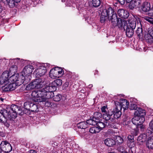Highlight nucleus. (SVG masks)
<instances>
[{"instance_id": "obj_1", "label": "nucleus", "mask_w": 153, "mask_h": 153, "mask_svg": "<svg viewBox=\"0 0 153 153\" xmlns=\"http://www.w3.org/2000/svg\"><path fill=\"white\" fill-rule=\"evenodd\" d=\"M108 19L111 21L114 27L117 26L119 28L123 27L124 29V27L127 24V21L117 18L116 14L111 7L103 10L101 13V22L103 23Z\"/></svg>"}, {"instance_id": "obj_2", "label": "nucleus", "mask_w": 153, "mask_h": 153, "mask_svg": "<svg viewBox=\"0 0 153 153\" xmlns=\"http://www.w3.org/2000/svg\"><path fill=\"white\" fill-rule=\"evenodd\" d=\"M9 66L10 67H15V66H24L25 67L28 66L33 67H49L51 65L50 64L47 63H40L38 62H31L29 61L24 60L22 59L17 58L15 59H11L9 61Z\"/></svg>"}, {"instance_id": "obj_3", "label": "nucleus", "mask_w": 153, "mask_h": 153, "mask_svg": "<svg viewBox=\"0 0 153 153\" xmlns=\"http://www.w3.org/2000/svg\"><path fill=\"white\" fill-rule=\"evenodd\" d=\"M120 105H116L115 108L109 109L107 113L103 116V119L106 121L110 120V122L114 118L117 119L120 117L122 115V112L120 110Z\"/></svg>"}, {"instance_id": "obj_4", "label": "nucleus", "mask_w": 153, "mask_h": 153, "mask_svg": "<svg viewBox=\"0 0 153 153\" xmlns=\"http://www.w3.org/2000/svg\"><path fill=\"white\" fill-rule=\"evenodd\" d=\"M6 111L7 117L10 119L16 118L17 114L21 116L23 115L19 106L16 105H12L10 108H7Z\"/></svg>"}, {"instance_id": "obj_5", "label": "nucleus", "mask_w": 153, "mask_h": 153, "mask_svg": "<svg viewBox=\"0 0 153 153\" xmlns=\"http://www.w3.org/2000/svg\"><path fill=\"white\" fill-rule=\"evenodd\" d=\"M25 79L24 76L22 74L19 75L15 74L9 78V81L16 86H19L23 83L26 84L29 82L27 81Z\"/></svg>"}, {"instance_id": "obj_6", "label": "nucleus", "mask_w": 153, "mask_h": 153, "mask_svg": "<svg viewBox=\"0 0 153 153\" xmlns=\"http://www.w3.org/2000/svg\"><path fill=\"white\" fill-rule=\"evenodd\" d=\"M44 92L42 90L33 91L31 94L33 100L37 102H44L46 101V99L44 97Z\"/></svg>"}, {"instance_id": "obj_7", "label": "nucleus", "mask_w": 153, "mask_h": 153, "mask_svg": "<svg viewBox=\"0 0 153 153\" xmlns=\"http://www.w3.org/2000/svg\"><path fill=\"white\" fill-rule=\"evenodd\" d=\"M12 149V147L7 140L2 141L0 144V152L2 151L5 153H9Z\"/></svg>"}, {"instance_id": "obj_8", "label": "nucleus", "mask_w": 153, "mask_h": 153, "mask_svg": "<svg viewBox=\"0 0 153 153\" xmlns=\"http://www.w3.org/2000/svg\"><path fill=\"white\" fill-rule=\"evenodd\" d=\"M102 114L101 113L98 112L94 113L92 117H90V119L88 120V122L90 125H94L96 124V122H98L102 117Z\"/></svg>"}, {"instance_id": "obj_9", "label": "nucleus", "mask_w": 153, "mask_h": 153, "mask_svg": "<svg viewBox=\"0 0 153 153\" xmlns=\"http://www.w3.org/2000/svg\"><path fill=\"white\" fill-rule=\"evenodd\" d=\"M9 73H8V76L7 77L6 80L7 81V83H2V85H1V87L3 89L4 91H8L14 90L15 88L13 86V85H14L10 81H9Z\"/></svg>"}, {"instance_id": "obj_10", "label": "nucleus", "mask_w": 153, "mask_h": 153, "mask_svg": "<svg viewBox=\"0 0 153 153\" xmlns=\"http://www.w3.org/2000/svg\"><path fill=\"white\" fill-rule=\"evenodd\" d=\"M33 70L34 68H24L22 75L24 76V77L25 78V80L27 81H30V75Z\"/></svg>"}, {"instance_id": "obj_11", "label": "nucleus", "mask_w": 153, "mask_h": 153, "mask_svg": "<svg viewBox=\"0 0 153 153\" xmlns=\"http://www.w3.org/2000/svg\"><path fill=\"white\" fill-rule=\"evenodd\" d=\"M32 102H25L23 105L24 107L19 106L20 110L21 111L23 115L24 114H25L28 115L31 114L30 111V105L32 103Z\"/></svg>"}, {"instance_id": "obj_12", "label": "nucleus", "mask_w": 153, "mask_h": 153, "mask_svg": "<svg viewBox=\"0 0 153 153\" xmlns=\"http://www.w3.org/2000/svg\"><path fill=\"white\" fill-rule=\"evenodd\" d=\"M105 121V124L103 122H100V120L98 122H96V124L92 125H96L97 127L99 128L100 131L102 130V128H104L105 126L111 128H112L113 127H114V126H113V124L112 122H111L110 120L108 121Z\"/></svg>"}, {"instance_id": "obj_13", "label": "nucleus", "mask_w": 153, "mask_h": 153, "mask_svg": "<svg viewBox=\"0 0 153 153\" xmlns=\"http://www.w3.org/2000/svg\"><path fill=\"white\" fill-rule=\"evenodd\" d=\"M46 68H39L35 70L33 74H35L36 77L39 78L44 75L47 72Z\"/></svg>"}, {"instance_id": "obj_14", "label": "nucleus", "mask_w": 153, "mask_h": 153, "mask_svg": "<svg viewBox=\"0 0 153 153\" xmlns=\"http://www.w3.org/2000/svg\"><path fill=\"white\" fill-rule=\"evenodd\" d=\"M44 82V80L41 78H39L35 79L31 82L33 84V85H34L35 88H39L42 87Z\"/></svg>"}, {"instance_id": "obj_15", "label": "nucleus", "mask_w": 153, "mask_h": 153, "mask_svg": "<svg viewBox=\"0 0 153 153\" xmlns=\"http://www.w3.org/2000/svg\"><path fill=\"white\" fill-rule=\"evenodd\" d=\"M146 114L145 110L142 108L138 107L137 110L134 112V115L136 117L142 118H145Z\"/></svg>"}, {"instance_id": "obj_16", "label": "nucleus", "mask_w": 153, "mask_h": 153, "mask_svg": "<svg viewBox=\"0 0 153 153\" xmlns=\"http://www.w3.org/2000/svg\"><path fill=\"white\" fill-rule=\"evenodd\" d=\"M136 18H132L129 19L127 21L126 27L130 28L135 29L136 26Z\"/></svg>"}, {"instance_id": "obj_17", "label": "nucleus", "mask_w": 153, "mask_h": 153, "mask_svg": "<svg viewBox=\"0 0 153 153\" xmlns=\"http://www.w3.org/2000/svg\"><path fill=\"white\" fill-rule=\"evenodd\" d=\"M9 71H4L0 77V86L2 83H7V81L6 79H7V77L8 76Z\"/></svg>"}, {"instance_id": "obj_18", "label": "nucleus", "mask_w": 153, "mask_h": 153, "mask_svg": "<svg viewBox=\"0 0 153 153\" xmlns=\"http://www.w3.org/2000/svg\"><path fill=\"white\" fill-rule=\"evenodd\" d=\"M141 3L140 0H133L129 4V7L131 9H133L134 7L140 8Z\"/></svg>"}, {"instance_id": "obj_19", "label": "nucleus", "mask_w": 153, "mask_h": 153, "mask_svg": "<svg viewBox=\"0 0 153 153\" xmlns=\"http://www.w3.org/2000/svg\"><path fill=\"white\" fill-rule=\"evenodd\" d=\"M145 121V118L143 117L140 118L136 116L132 119V122L136 126H137L140 123H144Z\"/></svg>"}, {"instance_id": "obj_20", "label": "nucleus", "mask_w": 153, "mask_h": 153, "mask_svg": "<svg viewBox=\"0 0 153 153\" xmlns=\"http://www.w3.org/2000/svg\"><path fill=\"white\" fill-rule=\"evenodd\" d=\"M117 13L119 16L121 18L126 19L129 16V13L128 12L124 9H121L118 10Z\"/></svg>"}, {"instance_id": "obj_21", "label": "nucleus", "mask_w": 153, "mask_h": 153, "mask_svg": "<svg viewBox=\"0 0 153 153\" xmlns=\"http://www.w3.org/2000/svg\"><path fill=\"white\" fill-rule=\"evenodd\" d=\"M54 83L52 82L51 83H50L48 85H46L45 88L46 91L52 92L55 91L57 89V87L55 85Z\"/></svg>"}, {"instance_id": "obj_22", "label": "nucleus", "mask_w": 153, "mask_h": 153, "mask_svg": "<svg viewBox=\"0 0 153 153\" xmlns=\"http://www.w3.org/2000/svg\"><path fill=\"white\" fill-rule=\"evenodd\" d=\"M150 3L147 2H145L143 3L140 8L143 12H146L150 10Z\"/></svg>"}, {"instance_id": "obj_23", "label": "nucleus", "mask_w": 153, "mask_h": 153, "mask_svg": "<svg viewBox=\"0 0 153 153\" xmlns=\"http://www.w3.org/2000/svg\"><path fill=\"white\" fill-rule=\"evenodd\" d=\"M124 29L126 30V34L128 37H131L133 36L134 33V29L127 27L126 26L124 27Z\"/></svg>"}, {"instance_id": "obj_24", "label": "nucleus", "mask_w": 153, "mask_h": 153, "mask_svg": "<svg viewBox=\"0 0 153 153\" xmlns=\"http://www.w3.org/2000/svg\"><path fill=\"white\" fill-rule=\"evenodd\" d=\"M7 111L4 108H1L0 110V122H3V120L5 121L6 118L7 117L6 113Z\"/></svg>"}, {"instance_id": "obj_25", "label": "nucleus", "mask_w": 153, "mask_h": 153, "mask_svg": "<svg viewBox=\"0 0 153 153\" xmlns=\"http://www.w3.org/2000/svg\"><path fill=\"white\" fill-rule=\"evenodd\" d=\"M88 124H90L88 122V120L86 122L82 121L79 122L77 124V126L79 128L85 129L88 127Z\"/></svg>"}, {"instance_id": "obj_26", "label": "nucleus", "mask_w": 153, "mask_h": 153, "mask_svg": "<svg viewBox=\"0 0 153 153\" xmlns=\"http://www.w3.org/2000/svg\"><path fill=\"white\" fill-rule=\"evenodd\" d=\"M49 75L50 77L53 79L59 78V76H58L56 69L54 68L51 70L49 72Z\"/></svg>"}, {"instance_id": "obj_27", "label": "nucleus", "mask_w": 153, "mask_h": 153, "mask_svg": "<svg viewBox=\"0 0 153 153\" xmlns=\"http://www.w3.org/2000/svg\"><path fill=\"white\" fill-rule=\"evenodd\" d=\"M115 142L113 139L110 138L106 139L104 141L105 144L109 147L113 146L115 145Z\"/></svg>"}, {"instance_id": "obj_28", "label": "nucleus", "mask_w": 153, "mask_h": 153, "mask_svg": "<svg viewBox=\"0 0 153 153\" xmlns=\"http://www.w3.org/2000/svg\"><path fill=\"white\" fill-rule=\"evenodd\" d=\"M143 123H140L137 126H136V129H135V135H137L139 133V131L140 130L142 132H143L145 129V126L143 125Z\"/></svg>"}, {"instance_id": "obj_29", "label": "nucleus", "mask_w": 153, "mask_h": 153, "mask_svg": "<svg viewBox=\"0 0 153 153\" xmlns=\"http://www.w3.org/2000/svg\"><path fill=\"white\" fill-rule=\"evenodd\" d=\"M42 91L44 92V97L45 99H50L52 98L53 96V95H54L53 92H52L48 91H46L45 90V88H44L42 89Z\"/></svg>"}, {"instance_id": "obj_30", "label": "nucleus", "mask_w": 153, "mask_h": 153, "mask_svg": "<svg viewBox=\"0 0 153 153\" xmlns=\"http://www.w3.org/2000/svg\"><path fill=\"white\" fill-rule=\"evenodd\" d=\"M122 102L120 103L119 105H120L121 109H122L123 108L124 110H126L128 108V106L129 105V102L126 99H124L122 100Z\"/></svg>"}, {"instance_id": "obj_31", "label": "nucleus", "mask_w": 153, "mask_h": 153, "mask_svg": "<svg viewBox=\"0 0 153 153\" xmlns=\"http://www.w3.org/2000/svg\"><path fill=\"white\" fill-rule=\"evenodd\" d=\"M146 146L149 149H153V136L149 137L146 142Z\"/></svg>"}, {"instance_id": "obj_32", "label": "nucleus", "mask_w": 153, "mask_h": 153, "mask_svg": "<svg viewBox=\"0 0 153 153\" xmlns=\"http://www.w3.org/2000/svg\"><path fill=\"white\" fill-rule=\"evenodd\" d=\"M115 143L119 145L121 144L123 142V136L120 135H114L113 137Z\"/></svg>"}, {"instance_id": "obj_33", "label": "nucleus", "mask_w": 153, "mask_h": 153, "mask_svg": "<svg viewBox=\"0 0 153 153\" xmlns=\"http://www.w3.org/2000/svg\"><path fill=\"white\" fill-rule=\"evenodd\" d=\"M147 140V135L143 133L140 134L138 137L137 139V141L138 142L144 143Z\"/></svg>"}, {"instance_id": "obj_34", "label": "nucleus", "mask_w": 153, "mask_h": 153, "mask_svg": "<svg viewBox=\"0 0 153 153\" xmlns=\"http://www.w3.org/2000/svg\"><path fill=\"white\" fill-rule=\"evenodd\" d=\"M134 136L133 135H128V144H129L130 143H131L129 146L131 148L134 147L135 145V143L134 142Z\"/></svg>"}, {"instance_id": "obj_35", "label": "nucleus", "mask_w": 153, "mask_h": 153, "mask_svg": "<svg viewBox=\"0 0 153 153\" xmlns=\"http://www.w3.org/2000/svg\"><path fill=\"white\" fill-rule=\"evenodd\" d=\"M93 126L89 130V132L92 134L99 133L100 131L99 128L97 127L96 125Z\"/></svg>"}, {"instance_id": "obj_36", "label": "nucleus", "mask_w": 153, "mask_h": 153, "mask_svg": "<svg viewBox=\"0 0 153 153\" xmlns=\"http://www.w3.org/2000/svg\"><path fill=\"white\" fill-rule=\"evenodd\" d=\"M30 111L31 112H38L39 111L38 106L37 104L32 102L30 105Z\"/></svg>"}, {"instance_id": "obj_37", "label": "nucleus", "mask_w": 153, "mask_h": 153, "mask_svg": "<svg viewBox=\"0 0 153 153\" xmlns=\"http://www.w3.org/2000/svg\"><path fill=\"white\" fill-rule=\"evenodd\" d=\"M62 68H55L56 71L57 72L58 76H59V77L61 76L64 73V71Z\"/></svg>"}, {"instance_id": "obj_38", "label": "nucleus", "mask_w": 153, "mask_h": 153, "mask_svg": "<svg viewBox=\"0 0 153 153\" xmlns=\"http://www.w3.org/2000/svg\"><path fill=\"white\" fill-rule=\"evenodd\" d=\"M148 33L147 35H149L148 36L149 38H148V40L149 39H153V28L152 27H150L148 29Z\"/></svg>"}, {"instance_id": "obj_39", "label": "nucleus", "mask_w": 153, "mask_h": 153, "mask_svg": "<svg viewBox=\"0 0 153 153\" xmlns=\"http://www.w3.org/2000/svg\"><path fill=\"white\" fill-rule=\"evenodd\" d=\"M53 99L54 101L59 102L60 101L62 98V96L61 94H57L56 95H53Z\"/></svg>"}, {"instance_id": "obj_40", "label": "nucleus", "mask_w": 153, "mask_h": 153, "mask_svg": "<svg viewBox=\"0 0 153 153\" xmlns=\"http://www.w3.org/2000/svg\"><path fill=\"white\" fill-rule=\"evenodd\" d=\"M136 33L139 38H142L143 36L142 28L138 27L136 30Z\"/></svg>"}, {"instance_id": "obj_41", "label": "nucleus", "mask_w": 153, "mask_h": 153, "mask_svg": "<svg viewBox=\"0 0 153 153\" xmlns=\"http://www.w3.org/2000/svg\"><path fill=\"white\" fill-rule=\"evenodd\" d=\"M9 7H13L15 5L16 2L14 0H5Z\"/></svg>"}, {"instance_id": "obj_42", "label": "nucleus", "mask_w": 153, "mask_h": 153, "mask_svg": "<svg viewBox=\"0 0 153 153\" xmlns=\"http://www.w3.org/2000/svg\"><path fill=\"white\" fill-rule=\"evenodd\" d=\"M56 87H59L62 85V80L60 79H56L53 81Z\"/></svg>"}, {"instance_id": "obj_43", "label": "nucleus", "mask_w": 153, "mask_h": 153, "mask_svg": "<svg viewBox=\"0 0 153 153\" xmlns=\"http://www.w3.org/2000/svg\"><path fill=\"white\" fill-rule=\"evenodd\" d=\"M92 3L94 7H97L100 5L101 2L100 0H92Z\"/></svg>"}, {"instance_id": "obj_44", "label": "nucleus", "mask_w": 153, "mask_h": 153, "mask_svg": "<svg viewBox=\"0 0 153 153\" xmlns=\"http://www.w3.org/2000/svg\"><path fill=\"white\" fill-rule=\"evenodd\" d=\"M142 18L150 23L153 25V18L149 16H144Z\"/></svg>"}, {"instance_id": "obj_45", "label": "nucleus", "mask_w": 153, "mask_h": 153, "mask_svg": "<svg viewBox=\"0 0 153 153\" xmlns=\"http://www.w3.org/2000/svg\"><path fill=\"white\" fill-rule=\"evenodd\" d=\"M138 108L136 104L132 103H131L128 106V108L131 110H135L136 111Z\"/></svg>"}, {"instance_id": "obj_46", "label": "nucleus", "mask_w": 153, "mask_h": 153, "mask_svg": "<svg viewBox=\"0 0 153 153\" xmlns=\"http://www.w3.org/2000/svg\"><path fill=\"white\" fill-rule=\"evenodd\" d=\"M33 84L31 82L29 84L27 85L25 89L27 91L31 90L32 89L35 88L34 85H33Z\"/></svg>"}, {"instance_id": "obj_47", "label": "nucleus", "mask_w": 153, "mask_h": 153, "mask_svg": "<svg viewBox=\"0 0 153 153\" xmlns=\"http://www.w3.org/2000/svg\"><path fill=\"white\" fill-rule=\"evenodd\" d=\"M101 111L102 112H104L105 113L103 114L102 115V117L103 118V116L104 114H105L108 111H109V110L108 109V108L106 106H103L101 108Z\"/></svg>"}, {"instance_id": "obj_48", "label": "nucleus", "mask_w": 153, "mask_h": 153, "mask_svg": "<svg viewBox=\"0 0 153 153\" xmlns=\"http://www.w3.org/2000/svg\"><path fill=\"white\" fill-rule=\"evenodd\" d=\"M118 150L120 152V153H128L124 149L123 146H120L118 148Z\"/></svg>"}, {"instance_id": "obj_49", "label": "nucleus", "mask_w": 153, "mask_h": 153, "mask_svg": "<svg viewBox=\"0 0 153 153\" xmlns=\"http://www.w3.org/2000/svg\"><path fill=\"white\" fill-rule=\"evenodd\" d=\"M53 103L48 100L45 103V105L48 107H52L53 105Z\"/></svg>"}, {"instance_id": "obj_50", "label": "nucleus", "mask_w": 153, "mask_h": 153, "mask_svg": "<svg viewBox=\"0 0 153 153\" xmlns=\"http://www.w3.org/2000/svg\"><path fill=\"white\" fill-rule=\"evenodd\" d=\"M4 124V125L7 128H8L10 126V123L6 120V121L4 122L3 121V122L2 123Z\"/></svg>"}, {"instance_id": "obj_51", "label": "nucleus", "mask_w": 153, "mask_h": 153, "mask_svg": "<svg viewBox=\"0 0 153 153\" xmlns=\"http://www.w3.org/2000/svg\"><path fill=\"white\" fill-rule=\"evenodd\" d=\"M149 126L150 128L153 131V119L149 123Z\"/></svg>"}, {"instance_id": "obj_52", "label": "nucleus", "mask_w": 153, "mask_h": 153, "mask_svg": "<svg viewBox=\"0 0 153 153\" xmlns=\"http://www.w3.org/2000/svg\"><path fill=\"white\" fill-rule=\"evenodd\" d=\"M52 143H51V144H52V146L55 147L58 146V143L56 142H53V141L52 142Z\"/></svg>"}, {"instance_id": "obj_53", "label": "nucleus", "mask_w": 153, "mask_h": 153, "mask_svg": "<svg viewBox=\"0 0 153 153\" xmlns=\"http://www.w3.org/2000/svg\"><path fill=\"white\" fill-rule=\"evenodd\" d=\"M0 136L2 137H5V134L4 132L0 131Z\"/></svg>"}, {"instance_id": "obj_54", "label": "nucleus", "mask_w": 153, "mask_h": 153, "mask_svg": "<svg viewBox=\"0 0 153 153\" xmlns=\"http://www.w3.org/2000/svg\"><path fill=\"white\" fill-rule=\"evenodd\" d=\"M121 4H124L125 3V0H117Z\"/></svg>"}, {"instance_id": "obj_55", "label": "nucleus", "mask_w": 153, "mask_h": 153, "mask_svg": "<svg viewBox=\"0 0 153 153\" xmlns=\"http://www.w3.org/2000/svg\"><path fill=\"white\" fill-rule=\"evenodd\" d=\"M148 13L149 16H150L153 17V8L151 11V12H150L149 13Z\"/></svg>"}, {"instance_id": "obj_56", "label": "nucleus", "mask_w": 153, "mask_h": 153, "mask_svg": "<svg viewBox=\"0 0 153 153\" xmlns=\"http://www.w3.org/2000/svg\"><path fill=\"white\" fill-rule=\"evenodd\" d=\"M29 153H37L36 151L33 149H31L28 151Z\"/></svg>"}, {"instance_id": "obj_57", "label": "nucleus", "mask_w": 153, "mask_h": 153, "mask_svg": "<svg viewBox=\"0 0 153 153\" xmlns=\"http://www.w3.org/2000/svg\"><path fill=\"white\" fill-rule=\"evenodd\" d=\"M69 85V83L68 82L66 81L64 85V86L65 87H68Z\"/></svg>"}, {"instance_id": "obj_58", "label": "nucleus", "mask_w": 153, "mask_h": 153, "mask_svg": "<svg viewBox=\"0 0 153 153\" xmlns=\"http://www.w3.org/2000/svg\"><path fill=\"white\" fill-rule=\"evenodd\" d=\"M133 0H126V1L127 3H130L132 2Z\"/></svg>"}, {"instance_id": "obj_59", "label": "nucleus", "mask_w": 153, "mask_h": 153, "mask_svg": "<svg viewBox=\"0 0 153 153\" xmlns=\"http://www.w3.org/2000/svg\"><path fill=\"white\" fill-rule=\"evenodd\" d=\"M15 2L16 3H17L19 2L21 0H14Z\"/></svg>"}, {"instance_id": "obj_60", "label": "nucleus", "mask_w": 153, "mask_h": 153, "mask_svg": "<svg viewBox=\"0 0 153 153\" xmlns=\"http://www.w3.org/2000/svg\"><path fill=\"white\" fill-rule=\"evenodd\" d=\"M2 9L1 8V6H0V12H1L2 11Z\"/></svg>"}, {"instance_id": "obj_61", "label": "nucleus", "mask_w": 153, "mask_h": 153, "mask_svg": "<svg viewBox=\"0 0 153 153\" xmlns=\"http://www.w3.org/2000/svg\"><path fill=\"white\" fill-rule=\"evenodd\" d=\"M0 100H1V101H3V100H4L3 99V98H0Z\"/></svg>"}, {"instance_id": "obj_62", "label": "nucleus", "mask_w": 153, "mask_h": 153, "mask_svg": "<svg viewBox=\"0 0 153 153\" xmlns=\"http://www.w3.org/2000/svg\"><path fill=\"white\" fill-rule=\"evenodd\" d=\"M1 1H2L3 2H4V0H0V2Z\"/></svg>"}, {"instance_id": "obj_63", "label": "nucleus", "mask_w": 153, "mask_h": 153, "mask_svg": "<svg viewBox=\"0 0 153 153\" xmlns=\"http://www.w3.org/2000/svg\"><path fill=\"white\" fill-rule=\"evenodd\" d=\"M108 153H115L114 152H108Z\"/></svg>"}, {"instance_id": "obj_64", "label": "nucleus", "mask_w": 153, "mask_h": 153, "mask_svg": "<svg viewBox=\"0 0 153 153\" xmlns=\"http://www.w3.org/2000/svg\"><path fill=\"white\" fill-rule=\"evenodd\" d=\"M27 143H26V144H25V146H27Z\"/></svg>"}]
</instances>
